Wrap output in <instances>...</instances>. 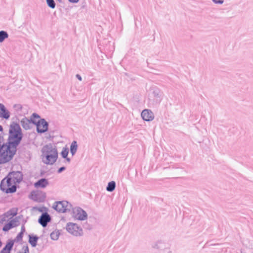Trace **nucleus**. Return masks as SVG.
I'll return each instance as SVG.
<instances>
[{
    "label": "nucleus",
    "instance_id": "obj_19",
    "mask_svg": "<svg viewBox=\"0 0 253 253\" xmlns=\"http://www.w3.org/2000/svg\"><path fill=\"white\" fill-rule=\"evenodd\" d=\"M115 182L114 181H111L109 182L108 186L107 187V190L108 191H113L115 188Z\"/></svg>",
    "mask_w": 253,
    "mask_h": 253
},
{
    "label": "nucleus",
    "instance_id": "obj_25",
    "mask_svg": "<svg viewBox=\"0 0 253 253\" xmlns=\"http://www.w3.org/2000/svg\"><path fill=\"white\" fill-rule=\"evenodd\" d=\"M30 123V121L28 119H23L22 121H21V123L22 124V126H23V127L25 128H27L29 127L28 126H26L24 124L25 123L26 124H27L28 123Z\"/></svg>",
    "mask_w": 253,
    "mask_h": 253
},
{
    "label": "nucleus",
    "instance_id": "obj_6",
    "mask_svg": "<svg viewBox=\"0 0 253 253\" xmlns=\"http://www.w3.org/2000/svg\"><path fill=\"white\" fill-rule=\"evenodd\" d=\"M17 212L18 209L16 208H12L7 211L0 216V224H2L5 221L13 218L14 216L17 215Z\"/></svg>",
    "mask_w": 253,
    "mask_h": 253
},
{
    "label": "nucleus",
    "instance_id": "obj_20",
    "mask_svg": "<svg viewBox=\"0 0 253 253\" xmlns=\"http://www.w3.org/2000/svg\"><path fill=\"white\" fill-rule=\"evenodd\" d=\"M38 238L33 236H30L29 243L33 247H35L37 245Z\"/></svg>",
    "mask_w": 253,
    "mask_h": 253
},
{
    "label": "nucleus",
    "instance_id": "obj_2",
    "mask_svg": "<svg viewBox=\"0 0 253 253\" xmlns=\"http://www.w3.org/2000/svg\"><path fill=\"white\" fill-rule=\"evenodd\" d=\"M42 159L44 163L52 165L56 162L58 152L55 147L51 145H47L42 148Z\"/></svg>",
    "mask_w": 253,
    "mask_h": 253
},
{
    "label": "nucleus",
    "instance_id": "obj_8",
    "mask_svg": "<svg viewBox=\"0 0 253 253\" xmlns=\"http://www.w3.org/2000/svg\"><path fill=\"white\" fill-rule=\"evenodd\" d=\"M66 230L71 234L78 236L82 234V229L76 224L69 223L66 226Z\"/></svg>",
    "mask_w": 253,
    "mask_h": 253
},
{
    "label": "nucleus",
    "instance_id": "obj_4",
    "mask_svg": "<svg viewBox=\"0 0 253 253\" xmlns=\"http://www.w3.org/2000/svg\"><path fill=\"white\" fill-rule=\"evenodd\" d=\"M31 121L35 124L38 132L43 133L47 130L48 124L44 119H40V116L34 113L31 117Z\"/></svg>",
    "mask_w": 253,
    "mask_h": 253
},
{
    "label": "nucleus",
    "instance_id": "obj_29",
    "mask_svg": "<svg viewBox=\"0 0 253 253\" xmlns=\"http://www.w3.org/2000/svg\"><path fill=\"white\" fill-rule=\"evenodd\" d=\"M64 169H65V168L64 167H62V168H60V169H59V172L62 171Z\"/></svg>",
    "mask_w": 253,
    "mask_h": 253
},
{
    "label": "nucleus",
    "instance_id": "obj_21",
    "mask_svg": "<svg viewBox=\"0 0 253 253\" xmlns=\"http://www.w3.org/2000/svg\"><path fill=\"white\" fill-rule=\"evenodd\" d=\"M8 37V34L4 31H0V42H2L4 40Z\"/></svg>",
    "mask_w": 253,
    "mask_h": 253
},
{
    "label": "nucleus",
    "instance_id": "obj_22",
    "mask_svg": "<svg viewBox=\"0 0 253 253\" xmlns=\"http://www.w3.org/2000/svg\"><path fill=\"white\" fill-rule=\"evenodd\" d=\"M68 152V149L67 148H64L61 152L62 156L64 158H67Z\"/></svg>",
    "mask_w": 253,
    "mask_h": 253
},
{
    "label": "nucleus",
    "instance_id": "obj_13",
    "mask_svg": "<svg viewBox=\"0 0 253 253\" xmlns=\"http://www.w3.org/2000/svg\"><path fill=\"white\" fill-rule=\"evenodd\" d=\"M14 245L13 241H9L8 242L4 247L1 250L0 253H10Z\"/></svg>",
    "mask_w": 253,
    "mask_h": 253
},
{
    "label": "nucleus",
    "instance_id": "obj_17",
    "mask_svg": "<svg viewBox=\"0 0 253 253\" xmlns=\"http://www.w3.org/2000/svg\"><path fill=\"white\" fill-rule=\"evenodd\" d=\"M60 233L59 230H55L51 234V238L53 240H57L58 239Z\"/></svg>",
    "mask_w": 253,
    "mask_h": 253
},
{
    "label": "nucleus",
    "instance_id": "obj_12",
    "mask_svg": "<svg viewBox=\"0 0 253 253\" xmlns=\"http://www.w3.org/2000/svg\"><path fill=\"white\" fill-rule=\"evenodd\" d=\"M50 220L49 215L45 213L42 214L40 218L39 221L40 224L43 227H45L47 225V223Z\"/></svg>",
    "mask_w": 253,
    "mask_h": 253
},
{
    "label": "nucleus",
    "instance_id": "obj_9",
    "mask_svg": "<svg viewBox=\"0 0 253 253\" xmlns=\"http://www.w3.org/2000/svg\"><path fill=\"white\" fill-rule=\"evenodd\" d=\"M75 216L79 220H85L87 218V213L86 212L80 208L75 209L74 210Z\"/></svg>",
    "mask_w": 253,
    "mask_h": 253
},
{
    "label": "nucleus",
    "instance_id": "obj_1",
    "mask_svg": "<svg viewBox=\"0 0 253 253\" xmlns=\"http://www.w3.org/2000/svg\"><path fill=\"white\" fill-rule=\"evenodd\" d=\"M16 151V147L6 142L2 135H0V164L10 161Z\"/></svg>",
    "mask_w": 253,
    "mask_h": 253
},
{
    "label": "nucleus",
    "instance_id": "obj_16",
    "mask_svg": "<svg viewBox=\"0 0 253 253\" xmlns=\"http://www.w3.org/2000/svg\"><path fill=\"white\" fill-rule=\"evenodd\" d=\"M16 221L15 219H11L8 223L5 224L2 230L4 231H7L15 226Z\"/></svg>",
    "mask_w": 253,
    "mask_h": 253
},
{
    "label": "nucleus",
    "instance_id": "obj_23",
    "mask_svg": "<svg viewBox=\"0 0 253 253\" xmlns=\"http://www.w3.org/2000/svg\"><path fill=\"white\" fill-rule=\"evenodd\" d=\"M18 253H29V250L27 246H23L21 250Z\"/></svg>",
    "mask_w": 253,
    "mask_h": 253
},
{
    "label": "nucleus",
    "instance_id": "obj_10",
    "mask_svg": "<svg viewBox=\"0 0 253 253\" xmlns=\"http://www.w3.org/2000/svg\"><path fill=\"white\" fill-rule=\"evenodd\" d=\"M68 203L66 202H58L54 206V209L60 212H65L67 210Z\"/></svg>",
    "mask_w": 253,
    "mask_h": 253
},
{
    "label": "nucleus",
    "instance_id": "obj_24",
    "mask_svg": "<svg viewBox=\"0 0 253 253\" xmlns=\"http://www.w3.org/2000/svg\"><path fill=\"white\" fill-rule=\"evenodd\" d=\"M48 5L52 8H54L55 6V4L53 0H46Z\"/></svg>",
    "mask_w": 253,
    "mask_h": 253
},
{
    "label": "nucleus",
    "instance_id": "obj_14",
    "mask_svg": "<svg viewBox=\"0 0 253 253\" xmlns=\"http://www.w3.org/2000/svg\"><path fill=\"white\" fill-rule=\"evenodd\" d=\"M9 113L4 106L0 103V117L8 119L9 118Z\"/></svg>",
    "mask_w": 253,
    "mask_h": 253
},
{
    "label": "nucleus",
    "instance_id": "obj_7",
    "mask_svg": "<svg viewBox=\"0 0 253 253\" xmlns=\"http://www.w3.org/2000/svg\"><path fill=\"white\" fill-rule=\"evenodd\" d=\"M8 179L15 184L19 183L23 179L22 173L20 171H12L10 172L7 176Z\"/></svg>",
    "mask_w": 253,
    "mask_h": 253
},
{
    "label": "nucleus",
    "instance_id": "obj_15",
    "mask_svg": "<svg viewBox=\"0 0 253 253\" xmlns=\"http://www.w3.org/2000/svg\"><path fill=\"white\" fill-rule=\"evenodd\" d=\"M48 184L47 180L46 179L42 178L34 184V186L36 188H44Z\"/></svg>",
    "mask_w": 253,
    "mask_h": 253
},
{
    "label": "nucleus",
    "instance_id": "obj_26",
    "mask_svg": "<svg viewBox=\"0 0 253 253\" xmlns=\"http://www.w3.org/2000/svg\"><path fill=\"white\" fill-rule=\"evenodd\" d=\"M212 0L215 3L222 4L223 2V1L221 0Z\"/></svg>",
    "mask_w": 253,
    "mask_h": 253
},
{
    "label": "nucleus",
    "instance_id": "obj_28",
    "mask_svg": "<svg viewBox=\"0 0 253 253\" xmlns=\"http://www.w3.org/2000/svg\"><path fill=\"white\" fill-rule=\"evenodd\" d=\"M76 76L80 81H82V78L79 75H77Z\"/></svg>",
    "mask_w": 253,
    "mask_h": 253
},
{
    "label": "nucleus",
    "instance_id": "obj_11",
    "mask_svg": "<svg viewBox=\"0 0 253 253\" xmlns=\"http://www.w3.org/2000/svg\"><path fill=\"white\" fill-rule=\"evenodd\" d=\"M142 119L146 121H151L153 120L154 117L152 112L149 110H144L141 113Z\"/></svg>",
    "mask_w": 253,
    "mask_h": 253
},
{
    "label": "nucleus",
    "instance_id": "obj_18",
    "mask_svg": "<svg viewBox=\"0 0 253 253\" xmlns=\"http://www.w3.org/2000/svg\"><path fill=\"white\" fill-rule=\"evenodd\" d=\"M77 149V144L76 141H74L72 143L71 147H70V151H71V152L72 154V155H74L76 153Z\"/></svg>",
    "mask_w": 253,
    "mask_h": 253
},
{
    "label": "nucleus",
    "instance_id": "obj_27",
    "mask_svg": "<svg viewBox=\"0 0 253 253\" xmlns=\"http://www.w3.org/2000/svg\"><path fill=\"white\" fill-rule=\"evenodd\" d=\"M79 0H69V1L72 3H76L79 1Z\"/></svg>",
    "mask_w": 253,
    "mask_h": 253
},
{
    "label": "nucleus",
    "instance_id": "obj_31",
    "mask_svg": "<svg viewBox=\"0 0 253 253\" xmlns=\"http://www.w3.org/2000/svg\"><path fill=\"white\" fill-rule=\"evenodd\" d=\"M67 161L69 162L70 161L69 159L67 158Z\"/></svg>",
    "mask_w": 253,
    "mask_h": 253
},
{
    "label": "nucleus",
    "instance_id": "obj_30",
    "mask_svg": "<svg viewBox=\"0 0 253 253\" xmlns=\"http://www.w3.org/2000/svg\"><path fill=\"white\" fill-rule=\"evenodd\" d=\"M3 128L1 125H0V131H2Z\"/></svg>",
    "mask_w": 253,
    "mask_h": 253
},
{
    "label": "nucleus",
    "instance_id": "obj_3",
    "mask_svg": "<svg viewBox=\"0 0 253 253\" xmlns=\"http://www.w3.org/2000/svg\"><path fill=\"white\" fill-rule=\"evenodd\" d=\"M9 141L12 145L16 147L20 142L22 138L21 129L19 125L16 123L12 124L9 128Z\"/></svg>",
    "mask_w": 253,
    "mask_h": 253
},
{
    "label": "nucleus",
    "instance_id": "obj_5",
    "mask_svg": "<svg viewBox=\"0 0 253 253\" xmlns=\"http://www.w3.org/2000/svg\"><path fill=\"white\" fill-rule=\"evenodd\" d=\"M0 188L2 191L6 193H13L16 190L15 184L8 179L7 176L1 181Z\"/></svg>",
    "mask_w": 253,
    "mask_h": 253
}]
</instances>
